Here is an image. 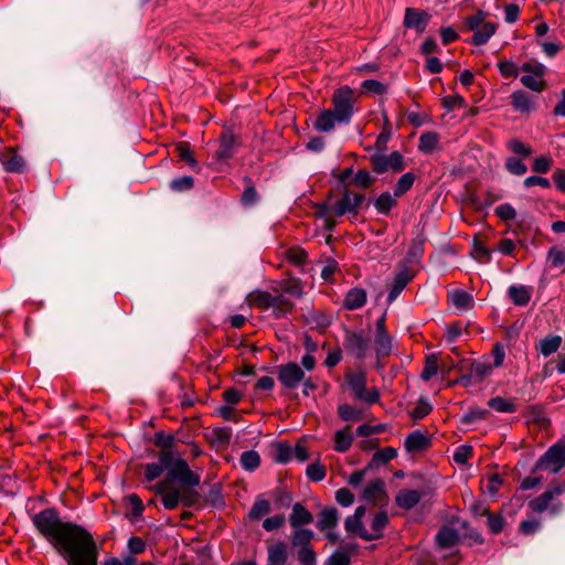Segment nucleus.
I'll list each match as a JSON object with an SVG mask.
<instances>
[{"instance_id": "38", "label": "nucleus", "mask_w": 565, "mask_h": 565, "mask_svg": "<svg viewBox=\"0 0 565 565\" xmlns=\"http://www.w3.org/2000/svg\"><path fill=\"white\" fill-rule=\"evenodd\" d=\"M392 352V337L387 334H375V353L376 359L382 360Z\"/></svg>"}, {"instance_id": "42", "label": "nucleus", "mask_w": 565, "mask_h": 565, "mask_svg": "<svg viewBox=\"0 0 565 565\" xmlns=\"http://www.w3.org/2000/svg\"><path fill=\"white\" fill-rule=\"evenodd\" d=\"M347 429L338 430L334 435V450L338 452H345L350 449L353 443V436Z\"/></svg>"}, {"instance_id": "18", "label": "nucleus", "mask_w": 565, "mask_h": 565, "mask_svg": "<svg viewBox=\"0 0 565 565\" xmlns=\"http://www.w3.org/2000/svg\"><path fill=\"white\" fill-rule=\"evenodd\" d=\"M430 439L419 429L408 434L404 441V447L408 452H420L430 446Z\"/></svg>"}, {"instance_id": "17", "label": "nucleus", "mask_w": 565, "mask_h": 565, "mask_svg": "<svg viewBox=\"0 0 565 565\" xmlns=\"http://www.w3.org/2000/svg\"><path fill=\"white\" fill-rule=\"evenodd\" d=\"M313 522V514L300 502L292 505L289 524L292 529L303 527Z\"/></svg>"}, {"instance_id": "13", "label": "nucleus", "mask_w": 565, "mask_h": 565, "mask_svg": "<svg viewBox=\"0 0 565 565\" xmlns=\"http://www.w3.org/2000/svg\"><path fill=\"white\" fill-rule=\"evenodd\" d=\"M390 523V516L386 511H379L371 521V532L366 530L363 540L366 542L377 541L384 536V530Z\"/></svg>"}, {"instance_id": "34", "label": "nucleus", "mask_w": 565, "mask_h": 565, "mask_svg": "<svg viewBox=\"0 0 565 565\" xmlns=\"http://www.w3.org/2000/svg\"><path fill=\"white\" fill-rule=\"evenodd\" d=\"M458 537L459 536L456 530L450 529L447 525H444L436 534L435 541L439 547L448 548L457 543Z\"/></svg>"}, {"instance_id": "7", "label": "nucleus", "mask_w": 565, "mask_h": 565, "mask_svg": "<svg viewBox=\"0 0 565 565\" xmlns=\"http://www.w3.org/2000/svg\"><path fill=\"white\" fill-rule=\"evenodd\" d=\"M344 351L358 360H364L370 349V338L363 330H344L343 339Z\"/></svg>"}, {"instance_id": "30", "label": "nucleus", "mask_w": 565, "mask_h": 565, "mask_svg": "<svg viewBox=\"0 0 565 565\" xmlns=\"http://www.w3.org/2000/svg\"><path fill=\"white\" fill-rule=\"evenodd\" d=\"M397 198L398 196H394V194H391L388 191H385L374 200V207L377 213L388 215L391 210L397 205Z\"/></svg>"}, {"instance_id": "16", "label": "nucleus", "mask_w": 565, "mask_h": 565, "mask_svg": "<svg viewBox=\"0 0 565 565\" xmlns=\"http://www.w3.org/2000/svg\"><path fill=\"white\" fill-rule=\"evenodd\" d=\"M349 214L351 217H356V212L352 203L351 190L349 188L342 189L341 198L332 204V215L341 217Z\"/></svg>"}, {"instance_id": "29", "label": "nucleus", "mask_w": 565, "mask_h": 565, "mask_svg": "<svg viewBox=\"0 0 565 565\" xmlns=\"http://www.w3.org/2000/svg\"><path fill=\"white\" fill-rule=\"evenodd\" d=\"M491 370V365L482 362L470 363V374L469 376L461 374V385L467 386L471 382L472 377L475 379V381L482 380L488 374H490Z\"/></svg>"}, {"instance_id": "60", "label": "nucleus", "mask_w": 565, "mask_h": 565, "mask_svg": "<svg viewBox=\"0 0 565 565\" xmlns=\"http://www.w3.org/2000/svg\"><path fill=\"white\" fill-rule=\"evenodd\" d=\"M361 87L364 92L373 93L382 96L387 93V87L376 79H365L362 82Z\"/></svg>"}, {"instance_id": "59", "label": "nucleus", "mask_w": 565, "mask_h": 565, "mask_svg": "<svg viewBox=\"0 0 565 565\" xmlns=\"http://www.w3.org/2000/svg\"><path fill=\"white\" fill-rule=\"evenodd\" d=\"M326 468L319 462L310 463L306 469V475L313 482L322 481L326 478Z\"/></svg>"}, {"instance_id": "12", "label": "nucleus", "mask_w": 565, "mask_h": 565, "mask_svg": "<svg viewBox=\"0 0 565 565\" xmlns=\"http://www.w3.org/2000/svg\"><path fill=\"white\" fill-rule=\"evenodd\" d=\"M0 162L9 173H23L25 171V160L13 148H6L1 152Z\"/></svg>"}, {"instance_id": "52", "label": "nucleus", "mask_w": 565, "mask_h": 565, "mask_svg": "<svg viewBox=\"0 0 565 565\" xmlns=\"http://www.w3.org/2000/svg\"><path fill=\"white\" fill-rule=\"evenodd\" d=\"M175 437L173 434H167L163 430L154 433L153 444L161 448V450L171 449L174 445Z\"/></svg>"}, {"instance_id": "31", "label": "nucleus", "mask_w": 565, "mask_h": 565, "mask_svg": "<svg viewBox=\"0 0 565 565\" xmlns=\"http://www.w3.org/2000/svg\"><path fill=\"white\" fill-rule=\"evenodd\" d=\"M271 511L270 502L263 495H258L253 503L247 518L249 521H259Z\"/></svg>"}, {"instance_id": "5", "label": "nucleus", "mask_w": 565, "mask_h": 565, "mask_svg": "<svg viewBox=\"0 0 565 565\" xmlns=\"http://www.w3.org/2000/svg\"><path fill=\"white\" fill-rule=\"evenodd\" d=\"M565 467V445L556 443L551 446L536 461L532 472L548 471L557 473Z\"/></svg>"}, {"instance_id": "64", "label": "nucleus", "mask_w": 565, "mask_h": 565, "mask_svg": "<svg viewBox=\"0 0 565 565\" xmlns=\"http://www.w3.org/2000/svg\"><path fill=\"white\" fill-rule=\"evenodd\" d=\"M351 556L340 550H335L326 561V565H350Z\"/></svg>"}, {"instance_id": "24", "label": "nucleus", "mask_w": 565, "mask_h": 565, "mask_svg": "<svg viewBox=\"0 0 565 565\" xmlns=\"http://www.w3.org/2000/svg\"><path fill=\"white\" fill-rule=\"evenodd\" d=\"M273 296L265 290H254L247 296L249 306L256 307L260 310H268L274 306Z\"/></svg>"}, {"instance_id": "21", "label": "nucleus", "mask_w": 565, "mask_h": 565, "mask_svg": "<svg viewBox=\"0 0 565 565\" xmlns=\"http://www.w3.org/2000/svg\"><path fill=\"white\" fill-rule=\"evenodd\" d=\"M543 73L544 66L537 64L535 65L534 73L522 75L520 81L526 88L539 93L544 89Z\"/></svg>"}, {"instance_id": "14", "label": "nucleus", "mask_w": 565, "mask_h": 565, "mask_svg": "<svg viewBox=\"0 0 565 565\" xmlns=\"http://www.w3.org/2000/svg\"><path fill=\"white\" fill-rule=\"evenodd\" d=\"M362 498L373 504L383 503L387 499L384 481L382 479L371 481L364 488Z\"/></svg>"}, {"instance_id": "4", "label": "nucleus", "mask_w": 565, "mask_h": 565, "mask_svg": "<svg viewBox=\"0 0 565 565\" xmlns=\"http://www.w3.org/2000/svg\"><path fill=\"white\" fill-rule=\"evenodd\" d=\"M564 492L561 484L547 488L542 494L529 502V508L535 513L548 511L551 515H557L563 510V503L557 500Z\"/></svg>"}, {"instance_id": "40", "label": "nucleus", "mask_w": 565, "mask_h": 565, "mask_svg": "<svg viewBox=\"0 0 565 565\" xmlns=\"http://www.w3.org/2000/svg\"><path fill=\"white\" fill-rule=\"evenodd\" d=\"M511 103L515 109L522 113H527L533 108L530 95L523 90L514 92L511 95Z\"/></svg>"}, {"instance_id": "44", "label": "nucleus", "mask_w": 565, "mask_h": 565, "mask_svg": "<svg viewBox=\"0 0 565 565\" xmlns=\"http://www.w3.org/2000/svg\"><path fill=\"white\" fill-rule=\"evenodd\" d=\"M416 180L414 172H406L399 177L394 186V196H402L409 191Z\"/></svg>"}, {"instance_id": "26", "label": "nucleus", "mask_w": 565, "mask_h": 565, "mask_svg": "<svg viewBox=\"0 0 565 565\" xmlns=\"http://www.w3.org/2000/svg\"><path fill=\"white\" fill-rule=\"evenodd\" d=\"M273 315L277 319L291 313L295 308V303L289 298H287L282 291L273 296Z\"/></svg>"}, {"instance_id": "57", "label": "nucleus", "mask_w": 565, "mask_h": 565, "mask_svg": "<svg viewBox=\"0 0 565 565\" xmlns=\"http://www.w3.org/2000/svg\"><path fill=\"white\" fill-rule=\"evenodd\" d=\"M391 136H392L391 124H390L388 118L385 116L383 129L380 132V135L377 136L376 141H375V148L379 151L385 150L386 145H387L388 140L391 139Z\"/></svg>"}, {"instance_id": "41", "label": "nucleus", "mask_w": 565, "mask_h": 565, "mask_svg": "<svg viewBox=\"0 0 565 565\" xmlns=\"http://www.w3.org/2000/svg\"><path fill=\"white\" fill-rule=\"evenodd\" d=\"M439 365H440V362H439L438 355L435 353L429 354L426 358L425 366L420 373V379L423 381H429L430 379H433L438 372H440Z\"/></svg>"}, {"instance_id": "55", "label": "nucleus", "mask_w": 565, "mask_h": 565, "mask_svg": "<svg viewBox=\"0 0 565 565\" xmlns=\"http://www.w3.org/2000/svg\"><path fill=\"white\" fill-rule=\"evenodd\" d=\"M194 186V179L190 175L175 178L170 182V189L174 192L189 191Z\"/></svg>"}, {"instance_id": "28", "label": "nucleus", "mask_w": 565, "mask_h": 565, "mask_svg": "<svg viewBox=\"0 0 565 565\" xmlns=\"http://www.w3.org/2000/svg\"><path fill=\"white\" fill-rule=\"evenodd\" d=\"M315 537V533L310 529L297 527L294 529L291 534V545L294 547L303 548V547H312L311 541Z\"/></svg>"}, {"instance_id": "61", "label": "nucleus", "mask_w": 565, "mask_h": 565, "mask_svg": "<svg viewBox=\"0 0 565 565\" xmlns=\"http://www.w3.org/2000/svg\"><path fill=\"white\" fill-rule=\"evenodd\" d=\"M431 405L427 401L420 398L417 405L409 412V415L414 420H418L426 417L431 412Z\"/></svg>"}, {"instance_id": "10", "label": "nucleus", "mask_w": 565, "mask_h": 565, "mask_svg": "<svg viewBox=\"0 0 565 565\" xmlns=\"http://www.w3.org/2000/svg\"><path fill=\"white\" fill-rule=\"evenodd\" d=\"M431 15L422 9L406 8L404 14V26L414 29L416 33L423 34L430 21Z\"/></svg>"}, {"instance_id": "49", "label": "nucleus", "mask_w": 565, "mask_h": 565, "mask_svg": "<svg viewBox=\"0 0 565 565\" xmlns=\"http://www.w3.org/2000/svg\"><path fill=\"white\" fill-rule=\"evenodd\" d=\"M344 529L349 534H353L363 540L366 529L361 519L349 515L344 521Z\"/></svg>"}, {"instance_id": "1", "label": "nucleus", "mask_w": 565, "mask_h": 565, "mask_svg": "<svg viewBox=\"0 0 565 565\" xmlns=\"http://www.w3.org/2000/svg\"><path fill=\"white\" fill-rule=\"evenodd\" d=\"M38 533L64 558L67 565H97L98 546L82 525L63 521L56 508H45L31 518Z\"/></svg>"}, {"instance_id": "25", "label": "nucleus", "mask_w": 565, "mask_h": 565, "mask_svg": "<svg viewBox=\"0 0 565 565\" xmlns=\"http://www.w3.org/2000/svg\"><path fill=\"white\" fill-rule=\"evenodd\" d=\"M244 191L241 194V203L244 206L250 207L255 205L260 196L255 188L253 179L249 175L243 178Z\"/></svg>"}, {"instance_id": "2", "label": "nucleus", "mask_w": 565, "mask_h": 565, "mask_svg": "<svg viewBox=\"0 0 565 565\" xmlns=\"http://www.w3.org/2000/svg\"><path fill=\"white\" fill-rule=\"evenodd\" d=\"M159 465L167 469L163 480L150 489L161 497L164 509L175 510L180 504L185 508L194 507L200 500V493L195 489L200 482V476L192 471L185 459L171 449L160 450Z\"/></svg>"}, {"instance_id": "47", "label": "nucleus", "mask_w": 565, "mask_h": 565, "mask_svg": "<svg viewBox=\"0 0 565 565\" xmlns=\"http://www.w3.org/2000/svg\"><path fill=\"white\" fill-rule=\"evenodd\" d=\"M277 508H289L292 502V493L286 487H276L271 491Z\"/></svg>"}, {"instance_id": "48", "label": "nucleus", "mask_w": 565, "mask_h": 565, "mask_svg": "<svg viewBox=\"0 0 565 565\" xmlns=\"http://www.w3.org/2000/svg\"><path fill=\"white\" fill-rule=\"evenodd\" d=\"M488 405L499 413H514L518 409L515 403L501 396L490 398Z\"/></svg>"}, {"instance_id": "19", "label": "nucleus", "mask_w": 565, "mask_h": 565, "mask_svg": "<svg viewBox=\"0 0 565 565\" xmlns=\"http://www.w3.org/2000/svg\"><path fill=\"white\" fill-rule=\"evenodd\" d=\"M339 522V512L334 507L323 508L318 514L317 527L324 532L337 527Z\"/></svg>"}, {"instance_id": "54", "label": "nucleus", "mask_w": 565, "mask_h": 565, "mask_svg": "<svg viewBox=\"0 0 565 565\" xmlns=\"http://www.w3.org/2000/svg\"><path fill=\"white\" fill-rule=\"evenodd\" d=\"M375 179L366 169H360L356 171L353 178V184L360 189H369L374 183Z\"/></svg>"}, {"instance_id": "53", "label": "nucleus", "mask_w": 565, "mask_h": 565, "mask_svg": "<svg viewBox=\"0 0 565 565\" xmlns=\"http://www.w3.org/2000/svg\"><path fill=\"white\" fill-rule=\"evenodd\" d=\"M397 456V450L393 447H385L377 450L372 458L371 465H383L386 463Z\"/></svg>"}, {"instance_id": "50", "label": "nucleus", "mask_w": 565, "mask_h": 565, "mask_svg": "<svg viewBox=\"0 0 565 565\" xmlns=\"http://www.w3.org/2000/svg\"><path fill=\"white\" fill-rule=\"evenodd\" d=\"M483 541L482 535L479 531L470 529L466 523L461 522V543L468 545L481 544Z\"/></svg>"}, {"instance_id": "37", "label": "nucleus", "mask_w": 565, "mask_h": 565, "mask_svg": "<svg viewBox=\"0 0 565 565\" xmlns=\"http://www.w3.org/2000/svg\"><path fill=\"white\" fill-rule=\"evenodd\" d=\"M338 416L344 422H359L364 418V413L362 409H358L356 407L350 404H341L337 409Z\"/></svg>"}, {"instance_id": "46", "label": "nucleus", "mask_w": 565, "mask_h": 565, "mask_svg": "<svg viewBox=\"0 0 565 565\" xmlns=\"http://www.w3.org/2000/svg\"><path fill=\"white\" fill-rule=\"evenodd\" d=\"M241 466L246 471H254L260 466V456L255 450H247L241 455Z\"/></svg>"}, {"instance_id": "23", "label": "nucleus", "mask_w": 565, "mask_h": 565, "mask_svg": "<svg viewBox=\"0 0 565 565\" xmlns=\"http://www.w3.org/2000/svg\"><path fill=\"white\" fill-rule=\"evenodd\" d=\"M366 302V291L363 288L350 289L344 298L343 307L348 310H356L362 308Z\"/></svg>"}, {"instance_id": "58", "label": "nucleus", "mask_w": 565, "mask_h": 565, "mask_svg": "<svg viewBox=\"0 0 565 565\" xmlns=\"http://www.w3.org/2000/svg\"><path fill=\"white\" fill-rule=\"evenodd\" d=\"M296 555L300 565H317V553L312 547L298 548Z\"/></svg>"}, {"instance_id": "56", "label": "nucleus", "mask_w": 565, "mask_h": 565, "mask_svg": "<svg viewBox=\"0 0 565 565\" xmlns=\"http://www.w3.org/2000/svg\"><path fill=\"white\" fill-rule=\"evenodd\" d=\"M213 440L222 446H227L232 439V428L231 427H215L212 430Z\"/></svg>"}, {"instance_id": "22", "label": "nucleus", "mask_w": 565, "mask_h": 565, "mask_svg": "<svg viewBox=\"0 0 565 565\" xmlns=\"http://www.w3.org/2000/svg\"><path fill=\"white\" fill-rule=\"evenodd\" d=\"M338 116L331 109H323L317 116L313 128L320 132H329L334 129Z\"/></svg>"}, {"instance_id": "3", "label": "nucleus", "mask_w": 565, "mask_h": 565, "mask_svg": "<svg viewBox=\"0 0 565 565\" xmlns=\"http://www.w3.org/2000/svg\"><path fill=\"white\" fill-rule=\"evenodd\" d=\"M355 93L350 86L343 85L334 89L331 98V110L338 116L339 124H350L355 113Z\"/></svg>"}, {"instance_id": "43", "label": "nucleus", "mask_w": 565, "mask_h": 565, "mask_svg": "<svg viewBox=\"0 0 565 565\" xmlns=\"http://www.w3.org/2000/svg\"><path fill=\"white\" fill-rule=\"evenodd\" d=\"M562 338L559 335H550L542 339L539 343V351L544 356L555 353L561 347Z\"/></svg>"}, {"instance_id": "39", "label": "nucleus", "mask_w": 565, "mask_h": 565, "mask_svg": "<svg viewBox=\"0 0 565 565\" xmlns=\"http://www.w3.org/2000/svg\"><path fill=\"white\" fill-rule=\"evenodd\" d=\"M175 151L180 160L186 162L193 170L199 171V164L194 158L191 146L186 141L179 142L175 147Z\"/></svg>"}, {"instance_id": "20", "label": "nucleus", "mask_w": 565, "mask_h": 565, "mask_svg": "<svg viewBox=\"0 0 565 565\" xmlns=\"http://www.w3.org/2000/svg\"><path fill=\"white\" fill-rule=\"evenodd\" d=\"M423 493L419 490L402 489L395 497L397 507L404 510H411L419 503Z\"/></svg>"}, {"instance_id": "45", "label": "nucleus", "mask_w": 565, "mask_h": 565, "mask_svg": "<svg viewBox=\"0 0 565 565\" xmlns=\"http://www.w3.org/2000/svg\"><path fill=\"white\" fill-rule=\"evenodd\" d=\"M438 134L434 131L423 132L419 137L418 149L422 152L430 153L438 145Z\"/></svg>"}, {"instance_id": "51", "label": "nucleus", "mask_w": 565, "mask_h": 565, "mask_svg": "<svg viewBox=\"0 0 565 565\" xmlns=\"http://www.w3.org/2000/svg\"><path fill=\"white\" fill-rule=\"evenodd\" d=\"M307 258L308 253L299 246L290 247L287 250V259L292 265L301 266L307 263Z\"/></svg>"}, {"instance_id": "33", "label": "nucleus", "mask_w": 565, "mask_h": 565, "mask_svg": "<svg viewBox=\"0 0 565 565\" xmlns=\"http://www.w3.org/2000/svg\"><path fill=\"white\" fill-rule=\"evenodd\" d=\"M495 30L497 26L493 22H487L472 31L473 35L469 41L475 45H483L494 34Z\"/></svg>"}, {"instance_id": "6", "label": "nucleus", "mask_w": 565, "mask_h": 565, "mask_svg": "<svg viewBox=\"0 0 565 565\" xmlns=\"http://www.w3.org/2000/svg\"><path fill=\"white\" fill-rule=\"evenodd\" d=\"M345 381L355 399L362 401L367 405L376 404L380 401V393L377 388H366V376L364 373H347Z\"/></svg>"}, {"instance_id": "8", "label": "nucleus", "mask_w": 565, "mask_h": 565, "mask_svg": "<svg viewBox=\"0 0 565 565\" xmlns=\"http://www.w3.org/2000/svg\"><path fill=\"white\" fill-rule=\"evenodd\" d=\"M370 162L373 171L377 174H383L388 170L398 173L406 167L404 157L398 151H393L390 154L376 152L370 157Z\"/></svg>"}, {"instance_id": "36", "label": "nucleus", "mask_w": 565, "mask_h": 565, "mask_svg": "<svg viewBox=\"0 0 565 565\" xmlns=\"http://www.w3.org/2000/svg\"><path fill=\"white\" fill-rule=\"evenodd\" d=\"M509 297L515 306H526L531 300V290L525 286H511Z\"/></svg>"}, {"instance_id": "27", "label": "nucleus", "mask_w": 565, "mask_h": 565, "mask_svg": "<svg viewBox=\"0 0 565 565\" xmlns=\"http://www.w3.org/2000/svg\"><path fill=\"white\" fill-rule=\"evenodd\" d=\"M288 558L287 545L279 541L268 547L267 565H285Z\"/></svg>"}, {"instance_id": "35", "label": "nucleus", "mask_w": 565, "mask_h": 565, "mask_svg": "<svg viewBox=\"0 0 565 565\" xmlns=\"http://www.w3.org/2000/svg\"><path fill=\"white\" fill-rule=\"evenodd\" d=\"M273 460L277 463H287L292 458V448L286 440L273 444Z\"/></svg>"}, {"instance_id": "9", "label": "nucleus", "mask_w": 565, "mask_h": 565, "mask_svg": "<svg viewBox=\"0 0 565 565\" xmlns=\"http://www.w3.org/2000/svg\"><path fill=\"white\" fill-rule=\"evenodd\" d=\"M277 372L279 383L287 390L297 388L305 380L303 369L296 362L280 364Z\"/></svg>"}, {"instance_id": "63", "label": "nucleus", "mask_w": 565, "mask_h": 565, "mask_svg": "<svg viewBox=\"0 0 565 565\" xmlns=\"http://www.w3.org/2000/svg\"><path fill=\"white\" fill-rule=\"evenodd\" d=\"M547 259L553 267H559L565 264V248L553 246L547 253Z\"/></svg>"}, {"instance_id": "11", "label": "nucleus", "mask_w": 565, "mask_h": 565, "mask_svg": "<svg viewBox=\"0 0 565 565\" xmlns=\"http://www.w3.org/2000/svg\"><path fill=\"white\" fill-rule=\"evenodd\" d=\"M238 145L237 137L232 130H223L220 135V147L215 153V158L220 161H226L233 158Z\"/></svg>"}, {"instance_id": "62", "label": "nucleus", "mask_w": 565, "mask_h": 565, "mask_svg": "<svg viewBox=\"0 0 565 565\" xmlns=\"http://www.w3.org/2000/svg\"><path fill=\"white\" fill-rule=\"evenodd\" d=\"M163 473L162 465L158 462H149L143 466L145 480L148 482L154 481Z\"/></svg>"}, {"instance_id": "32", "label": "nucleus", "mask_w": 565, "mask_h": 565, "mask_svg": "<svg viewBox=\"0 0 565 565\" xmlns=\"http://www.w3.org/2000/svg\"><path fill=\"white\" fill-rule=\"evenodd\" d=\"M279 288L284 294L295 298H301L303 295V282L300 278L289 277L279 281Z\"/></svg>"}, {"instance_id": "15", "label": "nucleus", "mask_w": 565, "mask_h": 565, "mask_svg": "<svg viewBox=\"0 0 565 565\" xmlns=\"http://www.w3.org/2000/svg\"><path fill=\"white\" fill-rule=\"evenodd\" d=\"M413 279V274L407 267L399 268L394 276L393 284L387 295V302L392 303L405 289L407 284Z\"/></svg>"}]
</instances>
